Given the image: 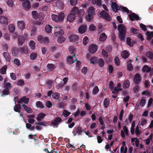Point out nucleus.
<instances>
[{"mask_svg": "<svg viewBox=\"0 0 153 153\" xmlns=\"http://www.w3.org/2000/svg\"><path fill=\"white\" fill-rule=\"evenodd\" d=\"M118 30L119 33V36L120 40H124L125 37L126 28L123 25L120 24L118 26Z\"/></svg>", "mask_w": 153, "mask_h": 153, "instance_id": "f257e3e1", "label": "nucleus"}, {"mask_svg": "<svg viewBox=\"0 0 153 153\" xmlns=\"http://www.w3.org/2000/svg\"><path fill=\"white\" fill-rule=\"evenodd\" d=\"M78 10V8L76 6L74 7L71 11V13L68 16L67 20L70 22H73L75 20L76 13Z\"/></svg>", "mask_w": 153, "mask_h": 153, "instance_id": "f03ea898", "label": "nucleus"}, {"mask_svg": "<svg viewBox=\"0 0 153 153\" xmlns=\"http://www.w3.org/2000/svg\"><path fill=\"white\" fill-rule=\"evenodd\" d=\"M65 16L64 13L62 12L59 13L58 15L52 14L51 16V18L53 21L56 22H60L63 21L65 18Z\"/></svg>", "mask_w": 153, "mask_h": 153, "instance_id": "7ed1b4c3", "label": "nucleus"}, {"mask_svg": "<svg viewBox=\"0 0 153 153\" xmlns=\"http://www.w3.org/2000/svg\"><path fill=\"white\" fill-rule=\"evenodd\" d=\"M83 130L81 127L78 126L75 127L73 130L72 133L74 136L77 135H81L83 132Z\"/></svg>", "mask_w": 153, "mask_h": 153, "instance_id": "20e7f679", "label": "nucleus"}, {"mask_svg": "<svg viewBox=\"0 0 153 153\" xmlns=\"http://www.w3.org/2000/svg\"><path fill=\"white\" fill-rule=\"evenodd\" d=\"M142 79V77L139 73L136 74L134 76L133 81L134 83L136 84H139L140 82Z\"/></svg>", "mask_w": 153, "mask_h": 153, "instance_id": "39448f33", "label": "nucleus"}, {"mask_svg": "<svg viewBox=\"0 0 153 153\" xmlns=\"http://www.w3.org/2000/svg\"><path fill=\"white\" fill-rule=\"evenodd\" d=\"M100 15L105 20L110 21L111 20L110 16L105 11L103 10L100 13Z\"/></svg>", "mask_w": 153, "mask_h": 153, "instance_id": "423d86ee", "label": "nucleus"}, {"mask_svg": "<svg viewBox=\"0 0 153 153\" xmlns=\"http://www.w3.org/2000/svg\"><path fill=\"white\" fill-rule=\"evenodd\" d=\"M37 39L38 41L40 43L44 42L45 44L48 43L49 40L47 37H44L42 36L39 35L38 36Z\"/></svg>", "mask_w": 153, "mask_h": 153, "instance_id": "0eeeda50", "label": "nucleus"}, {"mask_svg": "<svg viewBox=\"0 0 153 153\" xmlns=\"http://www.w3.org/2000/svg\"><path fill=\"white\" fill-rule=\"evenodd\" d=\"M97 49V46L95 44H91L89 47V51L90 53H94Z\"/></svg>", "mask_w": 153, "mask_h": 153, "instance_id": "6e6552de", "label": "nucleus"}, {"mask_svg": "<svg viewBox=\"0 0 153 153\" xmlns=\"http://www.w3.org/2000/svg\"><path fill=\"white\" fill-rule=\"evenodd\" d=\"M29 98H27L26 96H24L20 98L17 101V102L19 103H21L23 102L25 104H28L29 102Z\"/></svg>", "mask_w": 153, "mask_h": 153, "instance_id": "1a4fd4ad", "label": "nucleus"}, {"mask_svg": "<svg viewBox=\"0 0 153 153\" xmlns=\"http://www.w3.org/2000/svg\"><path fill=\"white\" fill-rule=\"evenodd\" d=\"M130 19L132 21H134V20H137L139 19V17L134 13H132L128 15Z\"/></svg>", "mask_w": 153, "mask_h": 153, "instance_id": "9d476101", "label": "nucleus"}, {"mask_svg": "<svg viewBox=\"0 0 153 153\" xmlns=\"http://www.w3.org/2000/svg\"><path fill=\"white\" fill-rule=\"evenodd\" d=\"M56 4V7L60 9H62L64 8V4L62 0H57Z\"/></svg>", "mask_w": 153, "mask_h": 153, "instance_id": "9b49d317", "label": "nucleus"}, {"mask_svg": "<svg viewBox=\"0 0 153 153\" xmlns=\"http://www.w3.org/2000/svg\"><path fill=\"white\" fill-rule=\"evenodd\" d=\"M23 7L25 9H29L30 8V4L29 1L26 0L22 4Z\"/></svg>", "mask_w": 153, "mask_h": 153, "instance_id": "f8f14e48", "label": "nucleus"}, {"mask_svg": "<svg viewBox=\"0 0 153 153\" xmlns=\"http://www.w3.org/2000/svg\"><path fill=\"white\" fill-rule=\"evenodd\" d=\"M75 54H74L72 56H69L68 57V60L69 63H74L77 61V59L75 56Z\"/></svg>", "mask_w": 153, "mask_h": 153, "instance_id": "ddd939ff", "label": "nucleus"}, {"mask_svg": "<svg viewBox=\"0 0 153 153\" xmlns=\"http://www.w3.org/2000/svg\"><path fill=\"white\" fill-rule=\"evenodd\" d=\"M62 119L60 117H56L54 120H53L51 123L54 126H57L58 125V123L61 122Z\"/></svg>", "mask_w": 153, "mask_h": 153, "instance_id": "4468645a", "label": "nucleus"}, {"mask_svg": "<svg viewBox=\"0 0 153 153\" xmlns=\"http://www.w3.org/2000/svg\"><path fill=\"white\" fill-rule=\"evenodd\" d=\"M17 25L18 27L22 30L24 29L25 26L24 22L22 20L18 21Z\"/></svg>", "mask_w": 153, "mask_h": 153, "instance_id": "2eb2a0df", "label": "nucleus"}, {"mask_svg": "<svg viewBox=\"0 0 153 153\" xmlns=\"http://www.w3.org/2000/svg\"><path fill=\"white\" fill-rule=\"evenodd\" d=\"M111 7L113 10L115 12H118L120 9L119 7L116 2H112Z\"/></svg>", "mask_w": 153, "mask_h": 153, "instance_id": "dca6fc26", "label": "nucleus"}, {"mask_svg": "<svg viewBox=\"0 0 153 153\" xmlns=\"http://www.w3.org/2000/svg\"><path fill=\"white\" fill-rule=\"evenodd\" d=\"M19 49L16 47H13L12 48V55L14 56H16L19 52Z\"/></svg>", "mask_w": 153, "mask_h": 153, "instance_id": "f3484780", "label": "nucleus"}, {"mask_svg": "<svg viewBox=\"0 0 153 153\" xmlns=\"http://www.w3.org/2000/svg\"><path fill=\"white\" fill-rule=\"evenodd\" d=\"M87 27L85 25H81L78 29V31L79 33H83L85 32V30Z\"/></svg>", "mask_w": 153, "mask_h": 153, "instance_id": "a211bd4d", "label": "nucleus"}, {"mask_svg": "<svg viewBox=\"0 0 153 153\" xmlns=\"http://www.w3.org/2000/svg\"><path fill=\"white\" fill-rule=\"evenodd\" d=\"M69 38L71 41H76L78 40L79 37L78 35L72 34L70 36Z\"/></svg>", "mask_w": 153, "mask_h": 153, "instance_id": "6ab92c4d", "label": "nucleus"}, {"mask_svg": "<svg viewBox=\"0 0 153 153\" xmlns=\"http://www.w3.org/2000/svg\"><path fill=\"white\" fill-rule=\"evenodd\" d=\"M26 127L27 129L31 131H34L35 129V126H32L31 124L29 123L26 124Z\"/></svg>", "mask_w": 153, "mask_h": 153, "instance_id": "aec40b11", "label": "nucleus"}, {"mask_svg": "<svg viewBox=\"0 0 153 153\" xmlns=\"http://www.w3.org/2000/svg\"><path fill=\"white\" fill-rule=\"evenodd\" d=\"M22 107H23L25 110L28 113H31L33 111L32 109L30 107L27 106L26 105L23 104L22 105Z\"/></svg>", "mask_w": 153, "mask_h": 153, "instance_id": "412c9836", "label": "nucleus"}, {"mask_svg": "<svg viewBox=\"0 0 153 153\" xmlns=\"http://www.w3.org/2000/svg\"><path fill=\"white\" fill-rule=\"evenodd\" d=\"M18 40L19 45L20 46H21L25 42V38L23 36H20L18 37Z\"/></svg>", "mask_w": 153, "mask_h": 153, "instance_id": "4be33fe9", "label": "nucleus"}, {"mask_svg": "<svg viewBox=\"0 0 153 153\" xmlns=\"http://www.w3.org/2000/svg\"><path fill=\"white\" fill-rule=\"evenodd\" d=\"M0 22L3 24H6L7 22V18L3 16H0Z\"/></svg>", "mask_w": 153, "mask_h": 153, "instance_id": "5701e85b", "label": "nucleus"}, {"mask_svg": "<svg viewBox=\"0 0 153 153\" xmlns=\"http://www.w3.org/2000/svg\"><path fill=\"white\" fill-rule=\"evenodd\" d=\"M19 51L21 53H27L28 50L26 46H24L19 48Z\"/></svg>", "mask_w": 153, "mask_h": 153, "instance_id": "b1692460", "label": "nucleus"}, {"mask_svg": "<svg viewBox=\"0 0 153 153\" xmlns=\"http://www.w3.org/2000/svg\"><path fill=\"white\" fill-rule=\"evenodd\" d=\"M129 54L128 52L126 51H124L121 53L122 57L125 59L128 58Z\"/></svg>", "mask_w": 153, "mask_h": 153, "instance_id": "393cba45", "label": "nucleus"}, {"mask_svg": "<svg viewBox=\"0 0 153 153\" xmlns=\"http://www.w3.org/2000/svg\"><path fill=\"white\" fill-rule=\"evenodd\" d=\"M77 12V16L79 18H82L84 14V11L82 9H78Z\"/></svg>", "mask_w": 153, "mask_h": 153, "instance_id": "a878e982", "label": "nucleus"}, {"mask_svg": "<svg viewBox=\"0 0 153 153\" xmlns=\"http://www.w3.org/2000/svg\"><path fill=\"white\" fill-rule=\"evenodd\" d=\"M110 100L108 98H105L103 101V105L105 108H107L109 104Z\"/></svg>", "mask_w": 153, "mask_h": 153, "instance_id": "bb28decb", "label": "nucleus"}, {"mask_svg": "<svg viewBox=\"0 0 153 153\" xmlns=\"http://www.w3.org/2000/svg\"><path fill=\"white\" fill-rule=\"evenodd\" d=\"M3 55L7 61H10L11 58L8 53L4 52L3 53Z\"/></svg>", "mask_w": 153, "mask_h": 153, "instance_id": "cd10ccee", "label": "nucleus"}, {"mask_svg": "<svg viewBox=\"0 0 153 153\" xmlns=\"http://www.w3.org/2000/svg\"><path fill=\"white\" fill-rule=\"evenodd\" d=\"M129 85L130 82L129 80H127L123 82V86L124 88H128L129 87Z\"/></svg>", "mask_w": 153, "mask_h": 153, "instance_id": "c85d7f7f", "label": "nucleus"}, {"mask_svg": "<svg viewBox=\"0 0 153 153\" xmlns=\"http://www.w3.org/2000/svg\"><path fill=\"white\" fill-rule=\"evenodd\" d=\"M107 37V36L105 33H103L100 34L99 39L101 41H104L106 39Z\"/></svg>", "mask_w": 153, "mask_h": 153, "instance_id": "c756f323", "label": "nucleus"}, {"mask_svg": "<svg viewBox=\"0 0 153 153\" xmlns=\"http://www.w3.org/2000/svg\"><path fill=\"white\" fill-rule=\"evenodd\" d=\"M13 108L15 112H20V110L21 109V106L19 104H17L15 105Z\"/></svg>", "mask_w": 153, "mask_h": 153, "instance_id": "7c9ffc66", "label": "nucleus"}, {"mask_svg": "<svg viewBox=\"0 0 153 153\" xmlns=\"http://www.w3.org/2000/svg\"><path fill=\"white\" fill-rule=\"evenodd\" d=\"M53 81L51 80L48 81L45 83V86L48 87L49 89L51 88L52 86Z\"/></svg>", "mask_w": 153, "mask_h": 153, "instance_id": "2f4dec72", "label": "nucleus"}, {"mask_svg": "<svg viewBox=\"0 0 153 153\" xmlns=\"http://www.w3.org/2000/svg\"><path fill=\"white\" fill-rule=\"evenodd\" d=\"M95 11L94 8L92 7H90L88 10V14L91 15H93L95 14Z\"/></svg>", "mask_w": 153, "mask_h": 153, "instance_id": "473e14b6", "label": "nucleus"}, {"mask_svg": "<svg viewBox=\"0 0 153 153\" xmlns=\"http://www.w3.org/2000/svg\"><path fill=\"white\" fill-rule=\"evenodd\" d=\"M7 68V66L6 65L3 66L0 69V73L1 74H5L6 73V70Z\"/></svg>", "mask_w": 153, "mask_h": 153, "instance_id": "72a5a7b5", "label": "nucleus"}, {"mask_svg": "<svg viewBox=\"0 0 153 153\" xmlns=\"http://www.w3.org/2000/svg\"><path fill=\"white\" fill-rule=\"evenodd\" d=\"M142 71L143 72L146 71L148 73L150 71V68L148 65H145L143 67Z\"/></svg>", "mask_w": 153, "mask_h": 153, "instance_id": "f704fd0d", "label": "nucleus"}, {"mask_svg": "<svg viewBox=\"0 0 153 153\" xmlns=\"http://www.w3.org/2000/svg\"><path fill=\"white\" fill-rule=\"evenodd\" d=\"M52 96L53 98L58 100L60 97V94L57 92H55L52 94Z\"/></svg>", "mask_w": 153, "mask_h": 153, "instance_id": "c9c22d12", "label": "nucleus"}, {"mask_svg": "<svg viewBox=\"0 0 153 153\" xmlns=\"http://www.w3.org/2000/svg\"><path fill=\"white\" fill-rule=\"evenodd\" d=\"M48 70L53 71L54 69V65L52 63H49L47 65Z\"/></svg>", "mask_w": 153, "mask_h": 153, "instance_id": "e433bc0d", "label": "nucleus"}, {"mask_svg": "<svg viewBox=\"0 0 153 153\" xmlns=\"http://www.w3.org/2000/svg\"><path fill=\"white\" fill-rule=\"evenodd\" d=\"M146 56L150 59H153V53L151 51H149L146 53Z\"/></svg>", "mask_w": 153, "mask_h": 153, "instance_id": "4c0bfd02", "label": "nucleus"}, {"mask_svg": "<svg viewBox=\"0 0 153 153\" xmlns=\"http://www.w3.org/2000/svg\"><path fill=\"white\" fill-rule=\"evenodd\" d=\"M8 29L10 32H13L15 30V27L13 24H11L9 25Z\"/></svg>", "mask_w": 153, "mask_h": 153, "instance_id": "58836bf2", "label": "nucleus"}, {"mask_svg": "<svg viewBox=\"0 0 153 153\" xmlns=\"http://www.w3.org/2000/svg\"><path fill=\"white\" fill-rule=\"evenodd\" d=\"M32 14L33 17L35 19H38V14L36 11H33L32 12Z\"/></svg>", "mask_w": 153, "mask_h": 153, "instance_id": "ea45409f", "label": "nucleus"}, {"mask_svg": "<svg viewBox=\"0 0 153 153\" xmlns=\"http://www.w3.org/2000/svg\"><path fill=\"white\" fill-rule=\"evenodd\" d=\"M37 57V54L36 53H33L30 55V58L31 60H34Z\"/></svg>", "mask_w": 153, "mask_h": 153, "instance_id": "a19ab883", "label": "nucleus"}, {"mask_svg": "<svg viewBox=\"0 0 153 153\" xmlns=\"http://www.w3.org/2000/svg\"><path fill=\"white\" fill-rule=\"evenodd\" d=\"M126 42L127 44L131 47H132L133 45V43L131 42V39L128 37L127 38Z\"/></svg>", "mask_w": 153, "mask_h": 153, "instance_id": "79ce46f5", "label": "nucleus"}, {"mask_svg": "<svg viewBox=\"0 0 153 153\" xmlns=\"http://www.w3.org/2000/svg\"><path fill=\"white\" fill-rule=\"evenodd\" d=\"M130 31L131 33L134 34H137L139 33V30L138 29L132 27L130 28Z\"/></svg>", "mask_w": 153, "mask_h": 153, "instance_id": "37998d69", "label": "nucleus"}, {"mask_svg": "<svg viewBox=\"0 0 153 153\" xmlns=\"http://www.w3.org/2000/svg\"><path fill=\"white\" fill-rule=\"evenodd\" d=\"M64 31L62 29H60L59 31L56 32L55 33V35L56 36H62L64 34Z\"/></svg>", "mask_w": 153, "mask_h": 153, "instance_id": "c03bdc74", "label": "nucleus"}, {"mask_svg": "<svg viewBox=\"0 0 153 153\" xmlns=\"http://www.w3.org/2000/svg\"><path fill=\"white\" fill-rule=\"evenodd\" d=\"M52 27L49 25H46L45 27V30L48 33H50L51 31Z\"/></svg>", "mask_w": 153, "mask_h": 153, "instance_id": "a18cd8bd", "label": "nucleus"}, {"mask_svg": "<svg viewBox=\"0 0 153 153\" xmlns=\"http://www.w3.org/2000/svg\"><path fill=\"white\" fill-rule=\"evenodd\" d=\"M44 13H40L38 16V19L40 21H42L44 19Z\"/></svg>", "mask_w": 153, "mask_h": 153, "instance_id": "49530a36", "label": "nucleus"}, {"mask_svg": "<svg viewBox=\"0 0 153 153\" xmlns=\"http://www.w3.org/2000/svg\"><path fill=\"white\" fill-rule=\"evenodd\" d=\"M36 105L37 107L43 108L44 107V105L42 102L40 101L37 102L36 103Z\"/></svg>", "mask_w": 153, "mask_h": 153, "instance_id": "de8ad7c7", "label": "nucleus"}, {"mask_svg": "<svg viewBox=\"0 0 153 153\" xmlns=\"http://www.w3.org/2000/svg\"><path fill=\"white\" fill-rule=\"evenodd\" d=\"M65 40V38L63 36H61L58 38V41L59 43L63 42Z\"/></svg>", "mask_w": 153, "mask_h": 153, "instance_id": "09e8293b", "label": "nucleus"}, {"mask_svg": "<svg viewBox=\"0 0 153 153\" xmlns=\"http://www.w3.org/2000/svg\"><path fill=\"white\" fill-rule=\"evenodd\" d=\"M98 63L99 66L100 67H103L104 64V61L103 59L102 58H100L99 59Z\"/></svg>", "mask_w": 153, "mask_h": 153, "instance_id": "8fccbe9b", "label": "nucleus"}, {"mask_svg": "<svg viewBox=\"0 0 153 153\" xmlns=\"http://www.w3.org/2000/svg\"><path fill=\"white\" fill-rule=\"evenodd\" d=\"M91 63L95 64L97 63V59L95 57H92L90 59Z\"/></svg>", "mask_w": 153, "mask_h": 153, "instance_id": "3c124183", "label": "nucleus"}, {"mask_svg": "<svg viewBox=\"0 0 153 153\" xmlns=\"http://www.w3.org/2000/svg\"><path fill=\"white\" fill-rule=\"evenodd\" d=\"M99 91V89L97 86H95L93 89L92 94L94 95L96 94Z\"/></svg>", "mask_w": 153, "mask_h": 153, "instance_id": "603ef678", "label": "nucleus"}, {"mask_svg": "<svg viewBox=\"0 0 153 153\" xmlns=\"http://www.w3.org/2000/svg\"><path fill=\"white\" fill-rule=\"evenodd\" d=\"M89 40L87 37L85 36L83 39V43L84 45H86L88 42Z\"/></svg>", "mask_w": 153, "mask_h": 153, "instance_id": "864d4df0", "label": "nucleus"}, {"mask_svg": "<svg viewBox=\"0 0 153 153\" xmlns=\"http://www.w3.org/2000/svg\"><path fill=\"white\" fill-rule=\"evenodd\" d=\"M71 113L70 112L65 110H64L62 112V114L64 115L65 117L68 116Z\"/></svg>", "mask_w": 153, "mask_h": 153, "instance_id": "5fc2aeb1", "label": "nucleus"}, {"mask_svg": "<svg viewBox=\"0 0 153 153\" xmlns=\"http://www.w3.org/2000/svg\"><path fill=\"white\" fill-rule=\"evenodd\" d=\"M146 100L145 99H142L140 101V105L141 107H143L146 104Z\"/></svg>", "mask_w": 153, "mask_h": 153, "instance_id": "6e6d98bb", "label": "nucleus"}, {"mask_svg": "<svg viewBox=\"0 0 153 153\" xmlns=\"http://www.w3.org/2000/svg\"><path fill=\"white\" fill-rule=\"evenodd\" d=\"M35 43L33 41H31L30 42V46L31 47V49H34L35 46Z\"/></svg>", "mask_w": 153, "mask_h": 153, "instance_id": "4d7b16f0", "label": "nucleus"}, {"mask_svg": "<svg viewBox=\"0 0 153 153\" xmlns=\"http://www.w3.org/2000/svg\"><path fill=\"white\" fill-rule=\"evenodd\" d=\"M10 76L12 80H16L17 78L15 74L13 73H11L10 74Z\"/></svg>", "mask_w": 153, "mask_h": 153, "instance_id": "13d9d810", "label": "nucleus"}, {"mask_svg": "<svg viewBox=\"0 0 153 153\" xmlns=\"http://www.w3.org/2000/svg\"><path fill=\"white\" fill-rule=\"evenodd\" d=\"M7 5L10 7H12L13 6V3L12 0H7Z\"/></svg>", "mask_w": 153, "mask_h": 153, "instance_id": "bf43d9fd", "label": "nucleus"}, {"mask_svg": "<svg viewBox=\"0 0 153 153\" xmlns=\"http://www.w3.org/2000/svg\"><path fill=\"white\" fill-rule=\"evenodd\" d=\"M9 90L8 88H5V89L3 90V93L4 94L7 95H8L9 94Z\"/></svg>", "mask_w": 153, "mask_h": 153, "instance_id": "052dcab7", "label": "nucleus"}, {"mask_svg": "<svg viewBox=\"0 0 153 153\" xmlns=\"http://www.w3.org/2000/svg\"><path fill=\"white\" fill-rule=\"evenodd\" d=\"M114 61L116 65H120V60L117 56H116L114 58Z\"/></svg>", "mask_w": 153, "mask_h": 153, "instance_id": "680f3d73", "label": "nucleus"}, {"mask_svg": "<svg viewBox=\"0 0 153 153\" xmlns=\"http://www.w3.org/2000/svg\"><path fill=\"white\" fill-rule=\"evenodd\" d=\"M142 95H144L146 96H150V94L149 91L146 90L144 91L142 93Z\"/></svg>", "mask_w": 153, "mask_h": 153, "instance_id": "e2e57ef3", "label": "nucleus"}, {"mask_svg": "<svg viewBox=\"0 0 153 153\" xmlns=\"http://www.w3.org/2000/svg\"><path fill=\"white\" fill-rule=\"evenodd\" d=\"M140 27L141 28V29L144 31H146L147 30L146 27V26L143 24H140Z\"/></svg>", "mask_w": 153, "mask_h": 153, "instance_id": "0e129e2a", "label": "nucleus"}, {"mask_svg": "<svg viewBox=\"0 0 153 153\" xmlns=\"http://www.w3.org/2000/svg\"><path fill=\"white\" fill-rule=\"evenodd\" d=\"M14 63L16 64L18 66H20L21 65V62L18 59H15L14 60Z\"/></svg>", "mask_w": 153, "mask_h": 153, "instance_id": "69168bd1", "label": "nucleus"}, {"mask_svg": "<svg viewBox=\"0 0 153 153\" xmlns=\"http://www.w3.org/2000/svg\"><path fill=\"white\" fill-rule=\"evenodd\" d=\"M70 52L71 53H74L75 51V49L74 47L73 46H70L69 49Z\"/></svg>", "mask_w": 153, "mask_h": 153, "instance_id": "338daca9", "label": "nucleus"}, {"mask_svg": "<svg viewBox=\"0 0 153 153\" xmlns=\"http://www.w3.org/2000/svg\"><path fill=\"white\" fill-rule=\"evenodd\" d=\"M69 1H70L71 4L73 6L76 5L77 2V0H70Z\"/></svg>", "mask_w": 153, "mask_h": 153, "instance_id": "774afa93", "label": "nucleus"}]
</instances>
